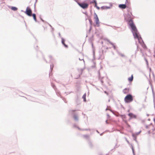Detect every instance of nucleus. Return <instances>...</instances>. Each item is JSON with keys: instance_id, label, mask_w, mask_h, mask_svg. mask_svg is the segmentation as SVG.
Returning <instances> with one entry per match:
<instances>
[{"instance_id": "nucleus-21", "label": "nucleus", "mask_w": 155, "mask_h": 155, "mask_svg": "<svg viewBox=\"0 0 155 155\" xmlns=\"http://www.w3.org/2000/svg\"><path fill=\"white\" fill-rule=\"evenodd\" d=\"M107 120H106V122L107 123Z\"/></svg>"}, {"instance_id": "nucleus-6", "label": "nucleus", "mask_w": 155, "mask_h": 155, "mask_svg": "<svg viewBox=\"0 0 155 155\" xmlns=\"http://www.w3.org/2000/svg\"><path fill=\"white\" fill-rule=\"evenodd\" d=\"M119 7L121 8L125 9L126 8L127 6L125 4H120L119 5Z\"/></svg>"}, {"instance_id": "nucleus-18", "label": "nucleus", "mask_w": 155, "mask_h": 155, "mask_svg": "<svg viewBox=\"0 0 155 155\" xmlns=\"http://www.w3.org/2000/svg\"><path fill=\"white\" fill-rule=\"evenodd\" d=\"M114 49H115V46H114Z\"/></svg>"}, {"instance_id": "nucleus-15", "label": "nucleus", "mask_w": 155, "mask_h": 155, "mask_svg": "<svg viewBox=\"0 0 155 155\" xmlns=\"http://www.w3.org/2000/svg\"><path fill=\"white\" fill-rule=\"evenodd\" d=\"M139 42L140 43L141 42H143L142 39H138Z\"/></svg>"}, {"instance_id": "nucleus-16", "label": "nucleus", "mask_w": 155, "mask_h": 155, "mask_svg": "<svg viewBox=\"0 0 155 155\" xmlns=\"http://www.w3.org/2000/svg\"><path fill=\"white\" fill-rule=\"evenodd\" d=\"M104 92H105V93L107 95H108V94L107 92L106 91H105Z\"/></svg>"}, {"instance_id": "nucleus-9", "label": "nucleus", "mask_w": 155, "mask_h": 155, "mask_svg": "<svg viewBox=\"0 0 155 155\" xmlns=\"http://www.w3.org/2000/svg\"><path fill=\"white\" fill-rule=\"evenodd\" d=\"M65 40L66 39H62V42L63 44L65 47H67L68 45H66L64 43V42L66 41Z\"/></svg>"}, {"instance_id": "nucleus-3", "label": "nucleus", "mask_w": 155, "mask_h": 155, "mask_svg": "<svg viewBox=\"0 0 155 155\" xmlns=\"http://www.w3.org/2000/svg\"><path fill=\"white\" fill-rule=\"evenodd\" d=\"M78 5L81 8L84 9H86L88 8L89 4L85 2L82 3L78 2Z\"/></svg>"}, {"instance_id": "nucleus-7", "label": "nucleus", "mask_w": 155, "mask_h": 155, "mask_svg": "<svg viewBox=\"0 0 155 155\" xmlns=\"http://www.w3.org/2000/svg\"><path fill=\"white\" fill-rule=\"evenodd\" d=\"M129 88H125L124 89L123 92L124 94H128L129 92Z\"/></svg>"}, {"instance_id": "nucleus-5", "label": "nucleus", "mask_w": 155, "mask_h": 155, "mask_svg": "<svg viewBox=\"0 0 155 155\" xmlns=\"http://www.w3.org/2000/svg\"><path fill=\"white\" fill-rule=\"evenodd\" d=\"M94 18L95 20L96 24L99 26L100 23L99 20L97 15L95 13H94Z\"/></svg>"}, {"instance_id": "nucleus-4", "label": "nucleus", "mask_w": 155, "mask_h": 155, "mask_svg": "<svg viewBox=\"0 0 155 155\" xmlns=\"http://www.w3.org/2000/svg\"><path fill=\"white\" fill-rule=\"evenodd\" d=\"M25 13L29 16H32V10L30 7H27Z\"/></svg>"}, {"instance_id": "nucleus-14", "label": "nucleus", "mask_w": 155, "mask_h": 155, "mask_svg": "<svg viewBox=\"0 0 155 155\" xmlns=\"http://www.w3.org/2000/svg\"><path fill=\"white\" fill-rule=\"evenodd\" d=\"M128 115L130 117H134V116H135L132 113H129L128 114Z\"/></svg>"}, {"instance_id": "nucleus-11", "label": "nucleus", "mask_w": 155, "mask_h": 155, "mask_svg": "<svg viewBox=\"0 0 155 155\" xmlns=\"http://www.w3.org/2000/svg\"><path fill=\"white\" fill-rule=\"evenodd\" d=\"M32 15V16L34 20L35 21H37V19L36 18V15L35 14H33Z\"/></svg>"}, {"instance_id": "nucleus-20", "label": "nucleus", "mask_w": 155, "mask_h": 155, "mask_svg": "<svg viewBox=\"0 0 155 155\" xmlns=\"http://www.w3.org/2000/svg\"><path fill=\"white\" fill-rule=\"evenodd\" d=\"M127 125H128V126L129 127H130V126L129 125H128V124H127Z\"/></svg>"}, {"instance_id": "nucleus-10", "label": "nucleus", "mask_w": 155, "mask_h": 155, "mask_svg": "<svg viewBox=\"0 0 155 155\" xmlns=\"http://www.w3.org/2000/svg\"><path fill=\"white\" fill-rule=\"evenodd\" d=\"M133 75H132L131 77H130L129 78H128V80L130 81H131V82L133 81Z\"/></svg>"}, {"instance_id": "nucleus-17", "label": "nucleus", "mask_w": 155, "mask_h": 155, "mask_svg": "<svg viewBox=\"0 0 155 155\" xmlns=\"http://www.w3.org/2000/svg\"><path fill=\"white\" fill-rule=\"evenodd\" d=\"M94 2H95V5H97V3H96V2L95 1Z\"/></svg>"}, {"instance_id": "nucleus-13", "label": "nucleus", "mask_w": 155, "mask_h": 155, "mask_svg": "<svg viewBox=\"0 0 155 155\" xmlns=\"http://www.w3.org/2000/svg\"><path fill=\"white\" fill-rule=\"evenodd\" d=\"M86 94H84L82 98L84 99V101H86Z\"/></svg>"}, {"instance_id": "nucleus-2", "label": "nucleus", "mask_w": 155, "mask_h": 155, "mask_svg": "<svg viewBox=\"0 0 155 155\" xmlns=\"http://www.w3.org/2000/svg\"><path fill=\"white\" fill-rule=\"evenodd\" d=\"M124 100L126 103L131 102L133 100V97L130 94H128L124 98Z\"/></svg>"}, {"instance_id": "nucleus-19", "label": "nucleus", "mask_w": 155, "mask_h": 155, "mask_svg": "<svg viewBox=\"0 0 155 155\" xmlns=\"http://www.w3.org/2000/svg\"><path fill=\"white\" fill-rule=\"evenodd\" d=\"M71 111L72 112H74V110H72Z\"/></svg>"}, {"instance_id": "nucleus-22", "label": "nucleus", "mask_w": 155, "mask_h": 155, "mask_svg": "<svg viewBox=\"0 0 155 155\" xmlns=\"http://www.w3.org/2000/svg\"><path fill=\"white\" fill-rule=\"evenodd\" d=\"M154 56L155 57V54L154 55Z\"/></svg>"}, {"instance_id": "nucleus-1", "label": "nucleus", "mask_w": 155, "mask_h": 155, "mask_svg": "<svg viewBox=\"0 0 155 155\" xmlns=\"http://www.w3.org/2000/svg\"><path fill=\"white\" fill-rule=\"evenodd\" d=\"M130 19L129 21L127 20V21H128V24L130 26L132 29V32L134 38L141 39V36L138 32L135 24L133 23L131 17L130 16Z\"/></svg>"}, {"instance_id": "nucleus-12", "label": "nucleus", "mask_w": 155, "mask_h": 155, "mask_svg": "<svg viewBox=\"0 0 155 155\" xmlns=\"http://www.w3.org/2000/svg\"><path fill=\"white\" fill-rule=\"evenodd\" d=\"M11 8L12 10L13 11H16L17 10V8L14 7H12Z\"/></svg>"}, {"instance_id": "nucleus-8", "label": "nucleus", "mask_w": 155, "mask_h": 155, "mask_svg": "<svg viewBox=\"0 0 155 155\" xmlns=\"http://www.w3.org/2000/svg\"><path fill=\"white\" fill-rule=\"evenodd\" d=\"M73 118L75 120H78V117L77 115L76 114H74L73 116Z\"/></svg>"}]
</instances>
